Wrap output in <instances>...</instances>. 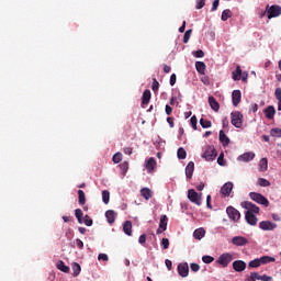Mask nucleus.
Wrapping results in <instances>:
<instances>
[{
    "label": "nucleus",
    "mask_w": 281,
    "mask_h": 281,
    "mask_svg": "<svg viewBox=\"0 0 281 281\" xmlns=\"http://www.w3.org/2000/svg\"><path fill=\"white\" fill-rule=\"evenodd\" d=\"M72 276H74V278H77V276H80V272L82 271V268L80 267V263H78V262H75L74 265H72Z\"/></svg>",
    "instance_id": "nucleus-32"
},
{
    "label": "nucleus",
    "mask_w": 281,
    "mask_h": 281,
    "mask_svg": "<svg viewBox=\"0 0 281 281\" xmlns=\"http://www.w3.org/2000/svg\"><path fill=\"white\" fill-rule=\"evenodd\" d=\"M178 273L181 278H188V274L190 273V267L187 262L180 263L178 266Z\"/></svg>",
    "instance_id": "nucleus-12"
},
{
    "label": "nucleus",
    "mask_w": 281,
    "mask_h": 281,
    "mask_svg": "<svg viewBox=\"0 0 281 281\" xmlns=\"http://www.w3.org/2000/svg\"><path fill=\"white\" fill-rule=\"evenodd\" d=\"M281 14V7L273 4L268 9V19H276Z\"/></svg>",
    "instance_id": "nucleus-8"
},
{
    "label": "nucleus",
    "mask_w": 281,
    "mask_h": 281,
    "mask_svg": "<svg viewBox=\"0 0 281 281\" xmlns=\"http://www.w3.org/2000/svg\"><path fill=\"white\" fill-rule=\"evenodd\" d=\"M193 238L195 240H201L202 238H205V229L204 228H198L193 232Z\"/></svg>",
    "instance_id": "nucleus-26"
},
{
    "label": "nucleus",
    "mask_w": 281,
    "mask_h": 281,
    "mask_svg": "<svg viewBox=\"0 0 281 281\" xmlns=\"http://www.w3.org/2000/svg\"><path fill=\"white\" fill-rule=\"evenodd\" d=\"M200 125L202 126V128H211L212 127V121L201 119L200 120Z\"/></svg>",
    "instance_id": "nucleus-39"
},
{
    "label": "nucleus",
    "mask_w": 281,
    "mask_h": 281,
    "mask_svg": "<svg viewBox=\"0 0 281 281\" xmlns=\"http://www.w3.org/2000/svg\"><path fill=\"white\" fill-rule=\"evenodd\" d=\"M57 269L59 271H63V273H69V267L67 265H65V261H63V260L58 261Z\"/></svg>",
    "instance_id": "nucleus-31"
},
{
    "label": "nucleus",
    "mask_w": 281,
    "mask_h": 281,
    "mask_svg": "<svg viewBox=\"0 0 281 281\" xmlns=\"http://www.w3.org/2000/svg\"><path fill=\"white\" fill-rule=\"evenodd\" d=\"M194 175V162L190 161L186 167V177L187 179H192Z\"/></svg>",
    "instance_id": "nucleus-22"
},
{
    "label": "nucleus",
    "mask_w": 281,
    "mask_h": 281,
    "mask_svg": "<svg viewBox=\"0 0 281 281\" xmlns=\"http://www.w3.org/2000/svg\"><path fill=\"white\" fill-rule=\"evenodd\" d=\"M111 200V193L108 190L102 191V201L105 205H109V201Z\"/></svg>",
    "instance_id": "nucleus-37"
},
{
    "label": "nucleus",
    "mask_w": 281,
    "mask_h": 281,
    "mask_svg": "<svg viewBox=\"0 0 281 281\" xmlns=\"http://www.w3.org/2000/svg\"><path fill=\"white\" fill-rule=\"evenodd\" d=\"M140 195L145 201H149V199H153V191L148 188H143L140 190Z\"/></svg>",
    "instance_id": "nucleus-25"
},
{
    "label": "nucleus",
    "mask_w": 281,
    "mask_h": 281,
    "mask_svg": "<svg viewBox=\"0 0 281 281\" xmlns=\"http://www.w3.org/2000/svg\"><path fill=\"white\" fill-rule=\"evenodd\" d=\"M217 164H218V166H225V155L224 154H220V156L217 158Z\"/></svg>",
    "instance_id": "nucleus-52"
},
{
    "label": "nucleus",
    "mask_w": 281,
    "mask_h": 281,
    "mask_svg": "<svg viewBox=\"0 0 281 281\" xmlns=\"http://www.w3.org/2000/svg\"><path fill=\"white\" fill-rule=\"evenodd\" d=\"M255 157L256 154L254 151H247L245 154H241L237 159L238 161H244L245 164H248V161H254Z\"/></svg>",
    "instance_id": "nucleus-13"
},
{
    "label": "nucleus",
    "mask_w": 281,
    "mask_h": 281,
    "mask_svg": "<svg viewBox=\"0 0 281 281\" xmlns=\"http://www.w3.org/2000/svg\"><path fill=\"white\" fill-rule=\"evenodd\" d=\"M190 36H192V29L186 31L184 36H183V43H189Z\"/></svg>",
    "instance_id": "nucleus-47"
},
{
    "label": "nucleus",
    "mask_w": 281,
    "mask_h": 281,
    "mask_svg": "<svg viewBox=\"0 0 281 281\" xmlns=\"http://www.w3.org/2000/svg\"><path fill=\"white\" fill-rule=\"evenodd\" d=\"M241 207L247 210L246 212H250V214H260V207L249 201L243 202Z\"/></svg>",
    "instance_id": "nucleus-6"
},
{
    "label": "nucleus",
    "mask_w": 281,
    "mask_h": 281,
    "mask_svg": "<svg viewBox=\"0 0 281 281\" xmlns=\"http://www.w3.org/2000/svg\"><path fill=\"white\" fill-rule=\"evenodd\" d=\"M249 78V74L247 71L241 72L240 80L243 82H247V79Z\"/></svg>",
    "instance_id": "nucleus-58"
},
{
    "label": "nucleus",
    "mask_w": 281,
    "mask_h": 281,
    "mask_svg": "<svg viewBox=\"0 0 281 281\" xmlns=\"http://www.w3.org/2000/svg\"><path fill=\"white\" fill-rule=\"evenodd\" d=\"M209 104H210L211 109L213 111H215V113H218V111L221 109V104H218V101H216V99L214 97H209Z\"/></svg>",
    "instance_id": "nucleus-21"
},
{
    "label": "nucleus",
    "mask_w": 281,
    "mask_h": 281,
    "mask_svg": "<svg viewBox=\"0 0 281 281\" xmlns=\"http://www.w3.org/2000/svg\"><path fill=\"white\" fill-rule=\"evenodd\" d=\"M226 213L228 215V217L231 218V221H240V212L238 210H236L234 206H228L226 209Z\"/></svg>",
    "instance_id": "nucleus-7"
},
{
    "label": "nucleus",
    "mask_w": 281,
    "mask_h": 281,
    "mask_svg": "<svg viewBox=\"0 0 281 281\" xmlns=\"http://www.w3.org/2000/svg\"><path fill=\"white\" fill-rule=\"evenodd\" d=\"M241 99L243 94L240 93V90H234L232 93L233 106H238V104H240Z\"/></svg>",
    "instance_id": "nucleus-16"
},
{
    "label": "nucleus",
    "mask_w": 281,
    "mask_h": 281,
    "mask_svg": "<svg viewBox=\"0 0 281 281\" xmlns=\"http://www.w3.org/2000/svg\"><path fill=\"white\" fill-rule=\"evenodd\" d=\"M259 227L263 232H273V229H276V227H278V225L273 222H270V221H262V222L259 223Z\"/></svg>",
    "instance_id": "nucleus-9"
},
{
    "label": "nucleus",
    "mask_w": 281,
    "mask_h": 281,
    "mask_svg": "<svg viewBox=\"0 0 281 281\" xmlns=\"http://www.w3.org/2000/svg\"><path fill=\"white\" fill-rule=\"evenodd\" d=\"M263 113L267 120H273V117L276 116V108L273 105H269L265 109Z\"/></svg>",
    "instance_id": "nucleus-19"
},
{
    "label": "nucleus",
    "mask_w": 281,
    "mask_h": 281,
    "mask_svg": "<svg viewBox=\"0 0 281 281\" xmlns=\"http://www.w3.org/2000/svg\"><path fill=\"white\" fill-rule=\"evenodd\" d=\"M243 75V69L240 66H236V70L232 72V78L235 82L240 80V76Z\"/></svg>",
    "instance_id": "nucleus-28"
},
{
    "label": "nucleus",
    "mask_w": 281,
    "mask_h": 281,
    "mask_svg": "<svg viewBox=\"0 0 281 281\" xmlns=\"http://www.w3.org/2000/svg\"><path fill=\"white\" fill-rule=\"evenodd\" d=\"M268 166H269V160H267V158H261L259 161V170L261 172H265L267 171Z\"/></svg>",
    "instance_id": "nucleus-30"
},
{
    "label": "nucleus",
    "mask_w": 281,
    "mask_h": 281,
    "mask_svg": "<svg viewBox=\"0 0 281 281\" xmlns=\"http://www.w3.org/2000/svg\"><path fill=\"white\" fill-rule=\"evenodd\" d=\"M75 216H76L78 223H79L80 225H82V216H83L82 210L77 209V210L75 211Z\"/></svg>",
    "instance_id": "nucleus-42"
},
{
    "label": "nucleus",
    "mask_w": 281,
    "mask_h": 281,
    "mask_svg": "<svg viewBox=\"0 0 281 281\" xmlns=\"http://www.w3.org/2000/svg\"><path fill=\"white\" fill-rule=\"evenodd\" d=\"M162 249H168L170 247V240L168 238L161 239Z\"/></svg>",
    "instance_id": "nucleus-50"
},
{
    "label": "nucleus",
    "mask_w": 281,
    "mask_h": 281,
    "mask_svg": "<svg viewBox=\"0 0 281 281\" xmlns=\"http://www.w3.org/2000/svg\"><path fill=\"white\" fill-rule=\"evenodd\" d=\"M190 123H191V126L193 128V131H196L198 126V120H196V115H193L191 119H190Z\"/></svg>",
    "instance_id": "nucleus-49"
},
{
    "label": "nucleus",
    "mask_w": 281,
    "mask_h": 281,
    "mask_svg": "<svg viewBox=\"0 0 281 281\" xmlns=\"http://www.w3.org/2000/svg\"><path fill=\"white\" fill-rule=\"evenodd\" d=\"M98 260H103L104 262H109V255H106V254H99Z\"/></svg>",
    "instance_id": "nucleus-54"
},
{
    "label": "nucleus",
    "mask_w": 281,
    "mask_h": 281,
    "mask_svg": "<svg viewBox=\"0 0 281 281\" xmlns=\"http://www.w3.org/2000/svg\"><path fill=\"white\" fill-rule=\"evenodd\" d=\"M151 90L154 93H157L159 91V81H157V78L153 79Z\"/></svg>",
    "instance_id": "nucleus-45"
},
{
    "label": "nucleus",
    "mask_w": 281,
    "mask_h": 281,
    "mask_svg": "<svg viewBox=\"0 0 281 281\" xmlns=\"http://www.w3.org/2000/svg\"><path fill=\"white\" fill-rule=\"evenodd\" d=\"M201 82L205 85L206 87L210 86V77L204 76L201 78Z\"/></svg>",
    "instance_id": "nucleus-61"
},
{
    "label": "nucleus",
    "mask_w": 281,
    "mask_h": 281,
    "mask_svg": "<svg viewBox=\"0 0 281 281\" xmlns=\"http://www.w3.org/2000/svg\"><path fill=\"white\" fill-rule=\"evenodd\" d=\"M233 269L237 271V273H240L247 269V263L243 260H236L233 262Z\"/></svg>",
    "instance_id": "nucleus-14"
},
{
    "label": "nucleus",
    "mask_w": 281,
    "mask_h": 281,
    "mask_svg": "<svg viewBox=\"0 0 281 281\" xmlns=\"http://www.w3.org/2000/svg\"><path fill=\"white\" fill-rule=\"evenodd\" d=\"M261 261L260 259H255L249 261L248 267H250L251 269H258V267H260Z\"/></svg>",
    "instance_id": "nucleus-41"
},
{
    "label": "nucleus",
    "mask_w": 281,
    "mask_h": 281,
    "mask_svg": "<svg viewBox=\"0 0 281 281\" xmlns=\"http://www.w3.org/2000/svg\"><path fill=\"white\" fill-rule=\"evenodd\" d=\"M249 196L252 201H255V203L263 205L265 207H269V200L265 195L258 192H250Z\"/></svg>",
    "instance_id": "nucleus-1"
},
{
    "label": "nucleus",
    "mask_w": 281,
    "mask_h": 281,
    "mask_svg": "<svg viewBox=\"0 0 281 281\" xmlns=\"http://www.w3.org/2000/svg\"><path fill=\"white\" fill-rule=\"evenodd\" d=\"M178 155V159H186V157H188V153L186 151V149H183V147H180L177 151Z\"/></svg>",
    "instance_id": "nucleus-40"
},
{
    "label": "nucleus",
    "mask_w": 281,
    "mask_h": 281,
    "mask_svg": "<svg viewBox=\"0 0 281 281\" xmlns=\"http://www.w3.org/2000/svg\"><path fill=\"white\" fill-rule=\"evenodd\" d=\"M274 98L278 100V111H281V88L276 89Z\"/></svg>",
    "instance_id": "nucleus-33"
},
{
    "label": "nucleus",
    "mask_w": 281,
    "mask_h": 281,
    "mask_svg": "<svg viewBox=\"0 0 281 281\" xmlns=\"http://www.w3.org/2000/svg\"><path fill=\"white\" fill-rule=\"evenodd\" d=\"M246 222L248 225L256 226L258 225V217L251 212H246L245 214Z\"/></svg>",
    "instance_id": "nucleus-17"
},
{
    "label": "nucleus",
    "mask_w": 281,
    "mask_h": 281,
    "mask_svg": "<svg viewBox=\"0 0 281 281\" xmlns=\"http://www.w3.org/2000/svg\"><path fill=\"white\" fill-rule=\"evenodd\" d=\"M203 194L196 193L194 189H190L188 191V199L191 201V203H194L195 205H201L203 203Z\"/></svg>",
    "instance_id": "nucleus-2"
},
{
    "label": "nucleus",
    "mask_w": 281,
    "mask_h": 281,
    "mask_svg": "<svg viewBox=\"0 0 281 281\" xmlns=\"http://www.w3.org/2000/svg\"><path fill=\"white\" fill-rule=\"evenodd\" d=\"M233 260L234 256L229 252H226L218 257L217 263L221 265V267H227Z\"/></svg>",
    "instance_id": "nucleus-5"
},
{
    "label": "nucleus",
    "mask_w": 281,
    "mask_h": 281,
    "mask_svg": "<svg viewBox=\"0 0 281 281\" xmlns=\"http://www.w3.org/2000/svg\"><path fill=\"white\" fill-rule=\"evenodd\" d=\"M150 98H151L150 90H145L142 97V104H148L150 102Z\"/></svg>",
    "instance_id": "nucleus-29"
},
{
    "label": "nucleus",
    "mask_w": 281,
    "mask_h": 281,
    "mask_svg": "<svg viewBox=\"0 0 281 281\" xmlns=\"http://www.w3.org/2000/svg\"><path fill=\"white\" fill-rule=\"evenodd\" d=\"M200 269L201 266H199V263H191V271H193V273H196Z\"/></svg>",
    "instance_id": "nucleus-57"
},
{
    "label": "nucleus",
    "mask_w": 281,
    "mask_h": 281,
    "mask_svg": "<svg viewBox=\"0 0 281 281\" xmlns=\"http://www.w3.org/2000/svg\"><path fill=\"white\" fill-rule=\"evenodd\" d=\"M232 190H234V183H232V182H226V183L221 188V194H223V196H229V194H232Z\"/></svg>",
    "instance_id": "nucleus-15"
},
{
    "label": "nucleus",
    "mask_w": 281,
    "mask_h": 281,
    "mask_svg": "<svg viewBox=\"0 0 281 281\" xmlns=\"http://www.w3.org/2000/svg\"><path fill=\"white\" fill-rule=\"evenodd\" d=\"M259 260L261 265H269V262H276V258L269 256L260 257Z\"/></svg>",
    "instance_id": "nucleus-34"
},
{
    "label": "nucleus",
    "mask_w": 281,
    "mask_h": 281,
    "mask_svg": "<svg viewBox=\"0 0 281 281\" xmlns=\"http://www.w3.org/2000/svg\"><path fill=\"white\" fill-rule=\"evenodd\" d=\"M257 184H259L260 188H269V186H271V182H269V180H267L265 178H259L257 180Z\"/></svg>",
    "instance_id": "nucleus-36"
},
{
    "label": "nucleus",
    "mask_w": 281,
    "mask_h": 281,
    "mask_svg": "<svg viewBox=\"0 0 281 281\" xmlns=\"http://www.w3.org/2000/svg\"><path fill=\"white\" fill-rule=\"evenodd\" d=\"M231 124L235 126V128L243 127V113L235 111L231 114Z\"/></svg>",
    "instance_id": "nucleus-4"
},
{
    "label": "nucleus",
    "mask_w": 281,
    "mask_h": 281,
    "mask_svg": "<svg viewBox=\"0 0 281 281\" xmlns=\"http://www.w3.org/2000/svg\"><path fill=\"white\" fill-rule=\"evenodd\" d=\"M121 170L123 175H126V172H128V161H124L123 164H121Z\"/></svg>",
    "instance_id": "nucleus-51"
},
{
    "label": "nucleus",
    "mask_w": 281,
    "mask_h": 281,
    "mask_svg": "<svg viewBox=\"0 0 281 281\" xmlns=\"http://www.w3.org/2000/svg\"><path fill=\"white\" fill-rule=\"evenodd\" d=\"M82 223H83L87 227H91V225H93V220H92L89 215H86V216L82 218Z\"/></svg>",
    "instance_id": "nucleus-43"
},
{
    "label": "nucleus",
    "mask_w": 281,
    "mask_h": 281,
    "mask_svg": "<svg viewBox=\"0 0 281 281\" xmlns=\"http://www.w3.org/2000/svg\"><path fill=\"white\" fill-rule=\"evenodd\" d=\"M79 205H85L87 203V196L85 195V191H78Z\"/></svg>",
    "instance_id": "nucleus-35"
},
{
    "label": "nucleus",
    "mask_w": 281,
    "mask_h": 281,
    "mask_svg": "<svg viewBox=\"0 0 281 281\" xmlns=\"http://www.w3.org/2000/svg\"><path fill=\"white\" fill-rule=\"evenodd\" d=\"M221 1L220 0H214L213 1V7H212V12H216V10H218V5H220Z\"/></svg>",
    "instance_id": "nucleus-56"
},
{
    "label": "nucleus",
    "mask_w": 281,
    "mask_h": 281,
    "mask_svg": "<svg viewBox=\"0 0 281 281\" xmlns=\"http://www.w3.org/2000/svg\"><path fill=\"white\" fill-rule=\"evenodd\" d=\"M261 281H273V277H269L267 274L261 276Z\"/></svg>",
    "instance_id": "nucleus-64"
},
{
    "label": "nucleus",
    "mask_w": 281,
    "mask_h": 281,
    "mask_svg": "<svg viewBox=\"0 0 281 281\" xmlns=\"http://www.w3.org/2000/svg\"><path fill=\"white\" fill-rule=\"evenodd\" d=\"M76 245L78 249H85V243H82V240L76 239Z\"/></svg>",
    "instance_id": "nucleus-63"
},
{
    "label": "nucleus",
    "mask_w": 281,
    "mask_h": 281,
    "mask_svg": "<svg viewBox=\"0 0 281 281\" xmlns=\"http://www.w3.org/2000/svg\"><path fill=\"white\" fill-rule=\"evenodd\" d=\"M117 217V213L113 210H109L105 212V218L110 225H113L115 223V218Z\"/></svg>",
    "instance_id": "nucleus-18"
},
{
    "label": "nucleus",
    "mask_w": 281,
    "mask_h": 281,
    "mask_svg": "<svg viewBox=\"0 0 281 281\" xmlns=\"http://www.w3.org/2000/svg\"><path fill=\"white\" fill-rule=\"evenodd\" d=\"M202 262H204L205 265H211V262H214V257L212 256H203L202 257Z\"/></svg>",
    "instance_id": "nucleus-46"
},
{
    "label": "nucleus",
    "mask_w": 281,
    "mask_h": 281,
    "mask_svg": "<svg viewBox=\"0 0 281 281\" xmlns=\"http://www.w3.org/2000/svg\"><path fill=\"white\" fill-rule=\"evenodd\" d=\"M220 142L223 146H229V137H227L223 130L220 131Z\"/></svg>",
    "instance_id": "nucleus-27"
},
{
    "label": "nucleus",
    "mask_w": 281,
    "mask_h": 281,
    "mask_svg": "<svg viewBox=\"0 0 281 281\" xmlns=\"http://www.w3.org/2000/svg\"><path fill=\"white\" fill-rule=\"evenodd\" d=\"M123 232L126 234V236H133V223L131 221L124 222Z\"/></svg>",
    "instance_id": "nucleus-20"
},
{
    "label": "nucleus",
    "mask_w": 281,
    "mask_h": 281,
    "mask_svg": "<svg viewBox=\"0 0 281 281\" xmlns=\"http://www.w3.org/2000/svg\"><path fill=\"white\" fill-rule=\"evenodd\" d=\"M250 274L255 279V281L262 280V276H260V273L258 272H251Z\"/></svg>",
    "instance_id": "nucleus-62"
},
{
    "label": "nucleus",
    "mask_w": 281,
    "mask_h": 281,
    "mask_svg": "<svg viewBox=\"0 0 281 281\" xmlns=\"http://www.w3.org/2000/svg\"><path fill=\"white\" fill-rule=\"evenodd\" d=\"M157 166V160L155 158H149L145 165V168L148 172H153L155 170V167Z\"/></svg>",
    "instance_id": "nucleus-23"
},
{
    "label": "nucleus",
    "mask_w": 281,
    "mask_h": 281,
    "mask_svg": "<svg viewBox=\"0 0 281 281\" xmlns=\"http://www.w3.org/2000/svg\"><path fill=\"white\" fill-rule=\"evenodd\" d=\"M216 149L214 146H206L204 148V153L202 154V158L205 159V161H214L216 159Z\"/></svg>",
    "instance_id": "nucleus-3"
},
{
    "label": "nucleus",
    "mask_w": 281,
    "mask_h": 281,
    "mask_svg": "<svg viewBox=\"0 0 281 281\" xmlns=\"http://www.w3.org/2000/svg\"><path fill=\"white\" fill-rule=\"evenodd\" d=\"M195 69L198 74L205 76V69H207V66H205V63L203 61H195Z\"/></svg>",
    "instance_id": "nucleus-24"
},
{
    "label": "nucleus",
    "mask_w": 281,
    "mask_h": 281,
    "mask_svg": "<svg viewBox=\"0 0 281 281\" xmlns=\"http://www.w3.org/2000/svg\"><path fill=\"white\" fill-rule=\"evenodd\" d=\"M193 56L195 58H203V56H205V53L203 50L199 49V50L193 52Z\"/></svg>",
    "instance_id": "nucleus-53"
},
{
    "label": "nucleus",
    "mask_w": 281,
    "mask_h": 281,
    "mask_svg": "<svg viewBox=\"0 0 281 281\" xmlns=\"http://www.w3.org/2000/svg\"><path fill=\"white\" fill-rule=\"evenodd\" d=\"M232 243L235 245V247H245V245L249 244V239L243 236H235L232 238Z\"/></svg>",
    "instance_id": "nucleus-11"
},
{
    "label": "nucleus",
    "mask_w": 281,
    "mask_h": 281,
    "mask_svg": "<svg viewBox=\"0 0 281 281\" xmlns=\"http://www.w3.org/2000/svg\"><path fill=\"white\" fill-rule=\"evenodd\" d=\"M271 137H281V130L278 127H274L270 131Z\"/></svg>",
    "instance_id": "nucleus-44"
},
{
    "label": "nucleus",
    "mask_w": 281,
    "mask_h": 281,
    "mask_svg": "<svg viewBox=\"0 0 281 281\" xmlns=\"http://www.w3.org/2000/svg\"><path fill=\"white\" fill-rule=\"evenodd\" d=\"M169 82H170V86H171V87H175V85H177V75H176V74H172V75L170 76Z\"/></svg>",
    "instance_id": "nucleus-55"
},
{
    "label": "nucleus",
    "mask_w": 281,
    "mask_h": 281,
    "mask_svg": "<svg viewBox=\"0 0 281 281\" xmlns=\"http://www.w3.org/2000/svg\"><path fill=\"white\" fill-rule=\"evenodd\" d=\"M203 8H205V0H199L196 3V9L201 10Z\"/></svg>",
    "instance_id": "nucleus-59"
},
{
    "label": "nucleus",
    "mask_w": 281,
    "mask_h": 281,
    "mask_svg": "<svg viewBox=\"0 0 281 281\" xmlns=\"http://www.w3.org/2000/svg\"><path fill=\"white\" fill-rule=\"evenodd\" d=\"M139 245H146V234H143L138 238Z\"/></svg>",
    "instance_id": "nucleus-60"
},
{
    "label": "nucleus",
    "mask_w": 281,
    "mask_h": 281,
    "mask_svg": "<svg viewBox=\"0 0 281 281\" xmlns=\"http://www.w3.org/2000/svg\"><path fill=\"white\" fill-rule=\"evenodd\" d=\"M227 19H232V10L225 9L222 12V21H227Z\"/></svg>",
    "instance_id": "nucleus-38"
},
{
    "label": "nucleus",
    "mask_w": 281,
    "mask_h": 281,
    "mask_svg": "<svg viewBox=\"0 0 281 281\" xmlns=\"http://www.w3.org/2000/svg\"><path fill=\"white\" fill-rule=\"evenodd\" d=\"M112 161H114L115 164H120V161H122V153L114 154V156L112 157Z\"/></svg>",
    "instance_id": "nucleus-48"
},
{
    "label": "nucleus",
    "mask_w": 281,
    "mask_h": 281,
    "mask_svg": "<svg viewBox=\"0 0 281 281\" xmlns=\"http://www.w3.org/2000/svg\"><path fill=\"white\" fill-rule=\"evenodd\" d=\"M168 229V216L167 215H161L160 221H159V227L156 231V234H164Z\"/></svg>",
    "instance_id": "nucleus-10"
}]
</instances>
